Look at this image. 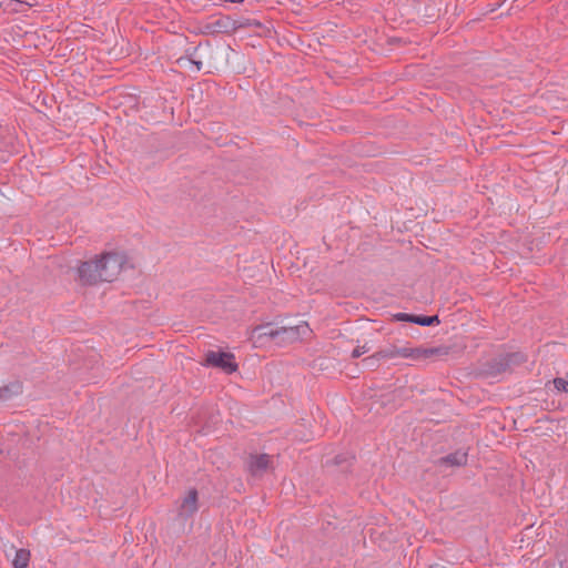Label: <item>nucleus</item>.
I'll list each match as a JSON object with an SVG mask.
<instances>
[{
    "instance_id": "nucleus-19",
    "label": "nucleus",
    "mask_w": 568,
    "mask_h": 568,
    "mask_svg": "<svg viewBox=\"0 0 568 568\" xmlns=\"http://www.w3.org/2000/svg\"><path fill=\"white\" fill-rule=\"evenodd\" d=\"M497 7H498V6H494V7H491L488 11H489V12H493V11H495V10L497 9Z\"/></svg>"
},
{
    "instance_id": "nucleus-12",
    "label": "nucleus",
    "mask_w": 568,
    "mask_h": 568,
    "mask_svg": "<svg viewBox=\"0 0 568 568\" xmlns=\"http://www.w3.org/2000/svg\"><path fill=\"white\" fill-rule=\"evenodd\" d=\"M381 359H383V358L379 357L378 356V352H376L374 355L364 358L363 359V364H364L365 367L374 369V368H376L378 366V362Z\"/></svg>"
},
{
    "instance_id": "nucleus-8",
    "label": "nucleus",
    "mask_w": 568,
    "mask_h": 568,
    "mask_svg": "<svg viewBox=\"0 0 568 568\" xmlns=\"http://www.w3.org/2000/svg\"><path fill=\"white\" fill-rule=\"evenodd\" d=\"M22 393V384L20 381H11L0 386V402H7Z\"/></svg>"
},
{
    "instance_id": "nucleus-10",
    "label": "nucleus",
    "mask_w": 568,
    "mask_h": 568,
    "mask_svg": "<svg viewBox=\"0 0 568 568\" xmlns=\"http://www.w3.org/2000/svg\"><path fill=\"white\" fill-rule=\"evenodd\" d=\"M30 560V551L27 549H17L12 560L13 568H27Z\"/></svg>"
},
{
    "instance_id": "nucleus-6",
    "label": "nucleus",
    "mask_w": 568,
    "mask_h": 568,
    "mask_svg": "<svg viewBox=\"0 0 568 568\" xmlns=\"http://www.w3.org/2000/svg\"><path fill=\"white\" fill-rule=\"evenodd\" d=\"M197 509V491L196 489H190L180 504L179 516L185 519L190 518Z\"/></svg>"
},
{
    "instance_id": "nucleus-13",
    "label": "nucleus",
    "mask_w": 568,
    "mask_h": 568,
    "mask_svg": "<svg viewBox=\"0 0 568 568\" xmlns=\"http://www.w3.org/2000/svg\"><path fill=\"white\" fill-rule=\"evenodd\" d=\"M552 383L557 390L568 393V381L558 377V378H555L552 381Z\"/></svg>"
},
{
    "instance_id": "nucleus-5",
    "label": "nucleus",
    "mask_w": 568,
    "mask_h": 568,
    "mask_svg": "<svg viewBox=\"0 0 568 568\" xmlns=\"http://www.w3.org/2000/svg\"><path fill=\"white\" fill-rule=\"evenodd\" d=\"M272 458L267 454L252 455L247 463V469L251 476L262 477L271 468Z\"/></svg>"
},
{
    "instance_id": "nucleus-9",
    "label": "nucleus",
    "mask_w": 568,
    "mask_h": 568,
    "mask_svg": "<svg viewBox=\"0 0 568 568\" xmlns=\"http://www.w3.org/2000/svg\"><path fill=\"white\" fill-rule=\"evenodd\" d=\"M440 462L449 466H462L467 463V453L457 450L442 458Z\"/></svg>"
},
{
    "instance_id": "nucleus-14",
    "label": "nucleus",
    "mask_w": 568,
    "mask_h": 568,
    "mask_svg": "<svg viewBox=\"0 0 568 568\" xmlns=\"http://www.w3.org/2000/svg\"><path fill=\"white\" fill-rule=\"evenodd\" d=\"M368 351H369V347H367L366 345L357 346L356 348L353 349L352 357L358 358L359 356L367 353Z\"/></svg>"
},
{
    "instance_id": "nucleus-11",
    "label": "nucleus",
    "mask_w": 568,
    "mask_h": 568,
    "mask_svg": "<svg viewBox=\"0 0 568 568\" xmlns=\"http://www.w3.org/2000/svg\"><path fill=\"white\" fill-rule=\"evenodd\" d=\"M408 322L415 323L422 326H430L435 323H439L438 316H409Z\"/></svg>"
},
{
    "instance_id": "nucleus-16",
    "label": "nucleus",
    "mask_w": 568,
    "mask_h": 568,
    "mask_svg": "<svg viewBox=\"0 0 568 568\" xmlns=\"http://www.w3.org/2000/svg\"><path fill=\"white\" fill-rule=\"evenodd\" d=\"M192 63L195 65L196 71H200L202 69V62L201 61H192Z\"/></svg>"
},
{
    "instance_id": "nucleus-1",
    "label": "nucleus",
    "mask_w": 568,
    "mask_h": 568,
    "mask_svg": "<svg viewBox=\"0 0 568 568\" xmlns=\"http://www.w3.org/2000/svg\"><path fill=\"white\" fill-rule=\"evenodd\" d=\"M124 265V256L119 253H105L99 260L84 262L78 273L84 284L98 282H112L121 273Z\"/></svg>"
},
{
    "instance_id": "nucleus-4",
    "label": "nucleus",
    "mask_w": 568,
    "mask_h": 568,
    "mask_svg": "<svg viewBox=\"0 0 568 568\" xmlns=\"http://www.w3.org/2000/svg\"><path fill=\"white\" fill-rule=\"evenodd\" d=\"M311 334V328L306 322H301L294 326L280 327L278 344L294 343Z\"/></svg>"
},
{
    "instance_id": "nucleus-17",
    "label": "nucleus",
    "mask_w": 568,
    "mask_h": 568,
    "mask_svg": "<svg viewBox=\"0 0 568 568\" xmlns=\"http://www.w3.org/2000/svg\"><path fill=\"white\" fill-rule=\"evenodd\" d=\"M3 3L7 4L6 7H3V9L7 10L12 2H0V7H2Z\"/></svg>"
},
{
    "instance_id": "nucleus-7",
    "label": "nucleus",
    "mask_w": 568,
    "mask_h": 568,
    "mask_svg": "<svg viewBox=\"0 0 568 568\" xmlns=\"http://www.w3.org/2000/svg\"><path fill=\"white\" fill-rule=\"evenodd\" d=\"M263 337H268L271 339H275L278 343L280 338V328H274L271 324L261 325L253 329L252 339L257 342Z\"/></svg>"
},
{
    "instance_id": "nucleus-15",
    "label": "nucleus",
    "mask_w": 568,
    "mask_h": 568,
    "mask_svg": "<svg viewBox=\"0 0 568 568\" xmlns=\"http://www.w3.org/2000/svg\"><path fill=\"white\" fill-rule=\"evenodd\" d=\"M410 315L409 314H405V313H402V314H398V320H402V321H407L408 322V317Z\"/></svg>"
},
{
    "instance_id": "nucleus-3",
    "label": "nucleus",
    "mask_w": 568,
    "mask_h": 568,
    "mask_svg": "<svg viewBox=\"0 0 568 568\" xmlns=\"http://www.w3.org/2000/svg\"><path fill=\"white\" fill-rule=\"evenodd\" d=\"M205 366L216 367L226 374H232L237 371L235 356L227 352L209 351L205 355Z\"/></svg>"
},
{
    "instance_id": "nucleus-18",
    "label": "nucleus",
    "mask_w": 568,
    "mask_h": 568,
    "mask_svg": "<svg viewBox=\"0 0 568 568\" xmlns=\"http://www.w3.org/2000/svg\"><path fill=\"white\" fill-rule=\"evenodd\" d=\"M20 4H27L28 7H32L33 3L32 2H29V1H26V2H19Z\"/></svg>"
},
{
    "instance_id": "nucleus-2",
    "label": "nucleus",
    "mask_w": 568,
    "mask_h": 568,
    "mask_svg": "<svg viewBox=\"0 0 568 568\" xmlns=\"http://www.w3.org/2000/svg\"><path fill=\"white\" fill-rule=\"evenodd\" d=\"M449 353L448 347H409L408 345H390L378 351V356L383 359H393L397 357L412 358L419 361L432 356H445Z\"/></svg>"
}]
</instances>
